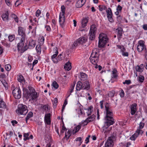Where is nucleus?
<instances>
[{
	"label": "nucleus",
	"mask_w": 147,
	"mask_h": 147,
	"mask_svg": "<svg viewBox=\"0 0 147 147\" xmlns=\"http://www.w3.org/2000/svg\"><path fill=\"white\" fill-rule=\"evenodd\" d=\"M105 107L106 112V115L105 118V127L107 128L114 123L113 119L112 117L113 114L111 109L109 107L108 103L105 104Z\"/></svg>",
	"instance_id": "obj_1"
},
{
	"label": "nucleus",
	"mask_w": 147,
	"mask_h": 147,
	"mask_svg": "<svg viewBox=\"0 0 147 147\" xmlns=\"http://www.w3.org/2000/svg\"><path fill=\"white\" fill-rule=\"evenodd\" d=\"M29 90L27 92L26 95V98L29 99V101L33 100L38 97L37 92L35 91L34 89L31 86H28Z\"/></svg>",
	"instance_id": "obj_2"
},
{
	"label": "nucleus",
	"mask_w": 147,
	"mask_h": 147,
	"mask_svg": "<svg viewBox=\"0 0 147 147\" xmlns=\"http://www.w3.org/2000/svg\"><path fill=\"white\" fill-rule=\"evenodd\" d=\"M99 57V52L93 50L90 58V61L92 64L95 65V67L96 68H98L97 63L98 61Z\"/></svg>",
	"instance_id": "obj_3"
},
{
	"label": "nucleus",
	"mask_w": 147,
	"mask_h": 147,
	"mask_svg": "<svg viewBox=\"0 0 147 147\" xmlns=\"http://www.w3.org/2000/svg\"><path fill=\"white\" fill-rule=\"evenodd\" d=\"M99 39L98 46L100 47H103L109 40L107 35L103 33L100 34Z\"/></svg>",
	"instance_id": "obj_4"
},
{
	"label": "nucleus",
	"mask_w": 147,
	"mask_h": 147,
	"mask_svg": "<svg viewBox=\"0 0 147 147\" xmlns=\"http://www.w3.org/2000/svg\"><path fill=\"white\" fill-rule=\"evenodd\" d=\"M28 111L27 107L23 104H19L18 108L16 110V112L19 115H25Z\"/></svg>",
	"instance_id": "obj_5"
},
{
	"label": "nucleus",
	"mask_w": 147,
	"mask_h": 147,
	"mask_svg": "<svg viewBox=\"0 0 147 147\" xmlns=\"http://www.w3.org/2000/svg\"><path fill=\"white\" fill-rule=\"evenodd\" d=\"M137 50L138 52L141 53V54L143 55H145L147 53L146 48L144 41L140 40L138 41Z\"/></svg>",
	"instance_id": "obj_6"
},
{
	"label": "nucleus",
	"mask_w": 147,
	"mask_h": 147,
	"mask_svg": "<svg viewBox=\"0 0 147 147\" xmlns=\"http://www.w3.org/2000/svg\"><path fill=\"white\" fill-rule=\"evenodd\" d=\"M76 86L83 90H88L90 89V85L88 81H85L82 82L80 81L77 82Z\"/></svg>",
	"instance_id": "obj_7"
},
{
	"label": "nucleus",
	"mask_w": 147,
	"mask_h": 147,
	"mask_svg": "<svg viewBox=\"0 0 147 147\" xmlns=\"http://www.w3.org/2000/svg\"><path fill=\"white\" fill-rule=\"evenodd\" d=\"M25 39H20V42L18 43L17 45V48L19 51H21L22 52H24L28 49L27 45L24 46L25 43Z\"/></svg>",
	"instance_id": "obj_8"
},
{
	"label": "nucleus",
	"mask_w": 147,
	"mask_h": 147,
	"mask_svg": "<svg viewBox=\"0 0 147 147\" xmlns=\"http://www.w3.org/2000/svg\"><path fill=\"white\" fill-rule=\"evenodd\" d=\"M96 30V28L95 25L93 24L90 26L89 32V38L90 40H92L94 39Z\"/></svg>",
	"instance_id": "obj_9"
},
{
	"label": "nucleus",
	"mask_w": 147,
	"mask_h": 147,
	"mask_svg": "<svg viewBox=\"0 0 147 147\" xmlns=\"http://www.w3.org/2000/svg\"><path fill=\"white\" fill-rule=\"evenodd\" d=\"M25 30L24 28L21 26L18 27V35L20 36V39H26Z\"/></svg>",
	"instance_id": "obj_10"
},
{
	"label": "nucleus",
	"mask_w": 147,
	"mask_h": 147,
	"mask_svg": "<svg viewBox=\"0 0 147 147\" xmlns=\"http://www.w3.org/2000/svg\"><path fill=\"white\" fill-rule=\"evenodd\" d=\"M12 94L15 98L20 99L21 96V93L20 89L19 88H16L13 90Z\"/></svg>",
	"instance_id": "obj_11"
},
{
	"label": "nucleus",
	"mask_w": 147,
	"mask_h": 147,
	"mask_svg": "<svg viewBox=\"0 0 147 147\" xmlns=\"http://www.w3.org/2000/svg\"><path fill=\"white\" fill-rule=\"evenodd\" d=\"M59 22L60 25L61 27L63 28L65 24V15H61V14H59Z\"/></svg>",
	"instance_id": "obj_12"
},
{
	"label": "nucleus",
	"mask_w": 147,
	"mask_h": 147,
	"mask_svg": "<svg viewBox=\"0 0 147 147\" xmlns=\"http://www.w3.org/2000/svg\"><path fill=\"white\" fill-rule=\"evenodd\" d=\"M77 86H76V94L78 97H84V91Z\"/></svg>",
	"instance_id": "obj_13"
},
{
	"label": "nucleus",
	"mask_w": 147,
	"mask_h": 147,
	"mask_svg": "<svg viewBox=\"0 0 147 147\" xmlns=\"http://www.w3.org/2000/svg\"><path fill=\"white\" fill-rule=\"evenodd\" d=\"M137 105L136 103H134L130 106L131 114L132 115H134L136 113L137 110Z\"/></svg>",
	"instance_id": "obj_14"
},
{
	"label": "nucleus",
	"mask_w": 147,
	"mask_h": 147,
	"mask_svg": "<svg viewBox=\"0 0 147 147\" xmlns=\"http://www.w3.org/2000/svg\"><path fill=\"white\" fill-rule=\"evenodd\" d=\"M86 0H78L76 3V6L77 8L82 7L85 3Z\"/></svg>",
	"instance_id": "obj_15"
},
{
	"label": "nucleus",
	"mask_w": 147,
	"mask_h": 147,
	"mask_svg": "<svg viewBox=\"0 0 147 147\" xmlns=\"http://www.w3.org/2000/svg\"><path fill=\"white\" fill-rule=\"evenodd\" d=\"M1 17L3 20L4 21H7L9 20V13L8 11H6L5 13H3Z\"/></svg>",
	"instance_id": "obj_16"
},
{
	"label": "nucleus",
	"mask_w": 147,
	"mask_h": 147,
	"mask_svg": "<svg viewBox=\"0 0 147 147\" xmlns=\"http://www.w3.org/2000/svg\"><path fill=\"white\" fill-rule=\"evenodd\" d=\"M144 65L143 64L140 65H137L135 67L136 71L137 72L142 73L144 69Z\"/></svg>",
	"instance_id": "obj_17"
},
{
	"label": "nucleus",
	"mask_w": 147,
	"mask_h": 147,
	"mask_svg": "<svg viewBox=\"0 0 147 147\" xmlns=\"http://www.w3.org/2000/svg\"><path fill=\"white\" fill-rule=\"evenodd\" d=\"M36 44V42L35 40L31 39L29 42L28 47V49H32L35 46Z\"/></svg>",
	"instance_id": "obj_18"
},
{
	"label": "nucleus",
	"mask_w": 147,
	"mask_h": 147,
	"mask_svg": "<svg viewBox=\"0 0 147 147\" xmlns=\"http://www.w3.org/2000/svg\"><path fill=\"white\" fill-rule=\"evenodd\" d=\"M79 77L81 80L85 81L87 79L88 75L84 73L81 72Z\"/></svg>",
	"instance_id": "obj_19"
},
{
	"label": "nucleus",
	"mask_w": 147,
	"mask_h": 147,
	"mask_svg": "<svg viewBox=\"0 0 147 147\" xmlns=\"http://www.w3.org/2000/svg\"><path fill=\"white\" fill-rule=\"evenodd\" d=\"M55 53V54L52 56L51 59L54 63H57L58 62L57 59V56L58 54V52L57 50Z\"/></svg>",
	"instance_id": "obj_20"
},
{
	"label": "nucleus",
	"mask_w": 147,
	"mask_h": 147,
	"mask_svg": "<svg viewBox=\"0 0 147 147\" xmlns=\"http://www.w3.org/2000/svg\"><path fill=\"white\" fill-rule=\"evenodd\" d=\"M88 18H84L82 19V28H84L87 25L88 22Z\"/></svg>",
	"instance_id": "obj_21"
},
{
	"label": "nucleus",
	"mask_w": 147,
	"mask_h": 147,
	"mask_svg": "<svg viewBox=\"0 0 147 147\" xmlns=\"http://www.w3.org/2000/svg\"><path fill=\"white\" fill-rule=\"evenodd\" d=\"M0 108L6 109L7 111L9 110L5 103L1 99H0Z\"/></svg>",
	"instance_id": "obj_22"
},
{
	"label": "nucleus",
	"mask_w": 147,
	"mask_h": 147,
	"mask_svg": "<svg viewBox=\"0 0 147 147\" xmlns=\"http://www.w3.org/2000/svg\"><path fill=\"white\" fill-rule=\"evenodd\" d=\"M87 40V38L86 36L81 37L78 39V41L79 42V44H83L86 42Z\"/></svg>",
	"instance_id": "obj_23"
},
{
	"label": "nucleus",
	"mask_w": 147,
	"mask_h": 147,
	"mask_svg": "<svg viewBox=\"0 0 147 147\" xmlns=\"http://www.w3.org/2000/svg\"><path fill=\"white\" fill-rule=\"evenodd\" d=\"M105 147H113L114 142L113 141H111L109 140H107L105 144Z\"/></svg>",
	"instance_id": "obj_24"
},
{
	"label": "nucleus",
	"mask_w": 147,
	"mask_h": 147,
	"mask_svg": "<svg viewBox=\"0 0 147 147\" xmlns=\"http://www.w3.org/2000/svg\"><path fill=\"white\" fill-rule=\"evenodd\" d=\"M64 67L65 70H70L71 68V63L69 62L67 63L64 65Z\"/></svg>",
	"instance_id": "obj_25"
},
{
	"label": "nucleus",
	"mask_w": 147,
	"mask_h": 147,
	"mask_svg": "<svg viewBox=\"0 0 147 147\" xmlns=\"http://www.w3.org/2000/svg\"><path fill=\"white\" fill-rule=\"evenodd\" d=\"M144 133V131L142 130V129H140V128H138L135 132V133L138 136L139 135L142 136Z\"/></svg>",
	"instance_id": "obj_26"
},
{
	"label": "nucleus",
	"mask_w": 147,
	"mask_h": 147,
	"mask_svg": "<svg viewBox=\"0 0 147 147\" xmlns=\"http://www.w3.org/2000/svg\"><path fill=\"white\" fill-rule=\"evenodd\" d=\"M93 107L92 106H90L88 109H86L87 111L86 113L88 116H89V115H91L93 111Z\"/></svg>",
	"instance_id": "obj_27"
},
{
	"label": "nucleus",
	"mask_w": 147,
	"mask_h": 147,
	"mask_svg": "<svg viewBox=\"0 0 147 147\" xmlns=\"http://www.w3.org/2000/svg\"><path fill=\"white\" fill-rule=\"evenodd\" d=\"M40 45H38L36 46V50L38 54L40 55L41 52V49Z\"/></svg>",
	"instance_id": "obj_28"
},
{
	"label": "nucleus",
	"mask_w": 147,
	"mask_h": 147,
	"mask_svg": "<svg viewBox=\"0 0 147 147\" xmlns=\"http://www.w3.org/2000/svg\"><path fill=\"white\" fill-rule=\"evenodd\" d=\"M117 69L115 68L113 69L112 71V78H116L117 76Z\"/></svg>",
	"instance_id": "obj_29"
},
{
	"label": "nucleus",
	"mask_w": 147,
	"mask_h": 147,
	"mask_svg": "<svg viewBox=\"0 0 147 147\" xmlns=\"http://www.w3.org/2000/svg\"><path fill=\"white\" fill-rule=\"evenodd\" d=\"M71 134V131L70 130H69L68 131L65 132V136L64 138H66L67 140L68 139Z\"/></svg>",
	"instance_id": "obj_30"
},
{
	"label": "nucleus",
	"mask_w": 147,
	"mask_h": 147,
	"mask_svg": "<svg viewBox=\"0 0 147 147\" xmlns=\"http://www.w3.org/2000/svg\"><path fill=\"white\" fill-rule=\"evenodd\" d=\"M95 117V115L93 114L87 118V120H88V122H90L93 121L94 120Z\"/></svg>",
	"instance_id": "obj_31"
},
{
	"label": "nucleus",
	"mask_w": 147,
	"mask_h": 147,
	"mask_svg": "<svg viewBox=\"0 0 147 147\" xmlns=\"http://www.w3.org/2000/svg\"><path fill=\"white\" fill-rule=\"evenodd\" d=\"M74 86H75V84L74 85H71L70 86V88H69L68 91V93H70V94H69V95L68 96H67V98H68V97L70 95L71 93L73 92V90L74 89Z\"/></svg>",
	"instance_id": "obj_32"
},
{
	"label": "nucleus",
	"mask_w": 147,
	"mask_h": 147,
	"mask_svg": "<svg viewBox=\"0 0 147 147\" xmlns=\"http://www.w3.org/2000/svg\"><path fill=\"white\" fill-rule=\"evenodd\" d=\"M33 116V113L32 112H30L27 114L26 118V123L27 122L28 120Z\"/></svg>",
	"instance_id": "obj_33"
},
{
	"label": "nucleus",
	"mask_w": 147,
	"mask_h": 147,
	"mask_svg": "<svg viewBox=\"0 0 147 147\" xmlns=\"http://www.w3.org/2000/svg\"><path fill=\"white\" fill-rule=\"evenodd\" d=\"M44 37L42 36H40L38 40V43H40V45H42L44 43Z\"/></svg>",
	"instance_id": "obj_34"
},
{
	"label": "nucleus",
	"mask_w": 147,
	"mask_h": 147,
	"mask_svg": "<svg viewBox=\"0 0 147 147\" xmlns=\"http://www.w3.org/2000/svg\"><path fill=\"white\" fill-rule=\"evenodd\" d=\"M18 80L19 82H23L25 81L24 78L22 75H19L18 77Z\"/></svg>",
	"instance_id": "obj_35"
},
{
	"label": "nucleus",
	"mask_w": 147,
	"mask_h": 147,
	"mask_svg": "<svg viewBox=\"0 0 147 147\" xmlns=\"http://www.w3.org/2000/svg\"><path fill=\"white\" fill-rule=\"evenodd\" d=\"M121 144H122L123 147H129L131 144V143L130 142H127L124 143H121Z\"/></svg>",
	"instance_id": "obj_36"
},
{
	"label": "nucleus",
	"mask_w": 147,
	"mask_h": 147,
	"mask_svg": "<svg viewBox=\"0 0 147 147\" xmlns=\"http://www.w3.org/2000/svg\"><path fill=\"white\" fill-rule=\"evenodd\" d=\"M107 17L113 16V13L112 12L111 9L110 8H109L106 11Z\"/></svg>",
	"instance_id": "obj_37"
},
{
	"label": "nucleus",
	"mask_w": 147,
	"mask_h": 147,
	"mask_svg": "<svg viewBox=\"0 0 147 147\" xmlns=\"http://www.w3.org/2000/svg\"><path fill=\"white\" fill-rule=\"evenodd\" d=\"M117 35L119 36H121L122 34V28H118L117 29Z\"/></svg>",
	"instance_id": "obj_38"
},
{
	"label": "nucleus",
	"mask_w": 147,
	"mask_h": 147,
	"mask_svg": "<svg viewBox=\"0 0 147 147\" xmlns=\"http://www.w3.org/2000/svg\"><path fill=\"white\" fill-rule=\"evenodd\" d=\"M65 7L64 5H62L61 6V12L59 14L61 15H65Z\"/></svg>",
	"instance_id": "obj_39"
},
{
	"label": "nucleus",
	"mask_w": 147,
	"mask_h": 147,
	"mask_svg": "<svg viewBox=\"0 0 147 147\" xmlns=\"http://www.w3.org/2000/svg\"><path fill=\"white\" fill-rule=\"evenodd\" d=\"M98 9L101 11L104 10H106L107 9V7L105 5H99L98 7Z\"/></svg>",
	"instance_id": "obj_40"
},
{
	"label": "nucleus",
	"mask_w": 147,
	"mask_h": 147,
	"mask_svg": "<svg viewBox=\"0 0 147 147\" xmlns=\"http://www.w3.org/2000/svg\"><path fill=\"white\" fill-rule=\"evenodd\" d=\"M9 40L10 42H12L15 39V36L14 34L10 35L8 36Z\"/></svg>",
	"instance_id": "obj_41"
},
{
	"label": "nucleus",
	"mask_w": 147,
	"mask_h": 147,
	"mask_svg": "<svg viewBox=\"0 0 147 147\" xmlns=\"http://www.w3.org/2000/svg\"><path fill=\"white\" fill-rule=\"evenodd\" d=\"M144 80V77L142 75H140L138 77V81L141 83L143 82Z\"/></svg>",
	"instance_id": "obj_42"
},
{
	"label": "nucleus",
	"mask_w": 147,
	"mask_h": 147,
	"mask_svg": "<svg viewBox=\"0 0 147 147\" xmlns=\"http://www.w3.org/2000/svg\"><path fill=\"white\" fill-rule=\"evenodd\" d=\"M80 44H79V41H78V39L76 41L74 42V43H73V45H72V48L73 49H74V48L76 47L78 45Z\"/></svg>",
	"instance_id": "obj_43"
},
{
	"label": "nucleus",
	"mask_w": 147,
	"mask_h": 147,
	"mask_svg": "<svg viewBox=\"0 0 147 147\" xmlns=\"http://www.w3.org/2000/svg\"><path fill=\"white\" fill-rule=\"evenodd\" d=\"M138 136L135 133L130 137V139L131 140H135Z\"/></svg>",
	"instance_id": "obj_44"
},
{
	"label": "nucleus",
	"mask_w": 147,
	"mask_h": 147,
	"mask_svg": "<svg viewBox=\"0 0 147 147\" xmlns=\"http://www.w3.org/2000/svg\"><path fill=\"white\" fill-rule=\"evenodd\" d=\"M1 82L3 85L5 87V88H7L8 87V85L7 83L5 81V80L3 79L1 80Z\"/></svg>",
	"instance_id": "obj_45"
},
{
	"label": "nucleus",
	"mask_w": 147,
	"mask_h": 147,
	"mask_svg": "<svg viewBox=\"0 0 147 147\" xmlns=\"http://www.w3.org/2000/svg\"><path fill=\"white\" fill-rule=\"evenodd\" d=\"M29 135V134L28 133H24V134L23 136L24 137V141H26L27 140L29 139V138L28 137Z\"/></svg>",
	"instance_id": "obj_46"
},
{
	"label": "nucleus",
	"mask_w": 147,
	"mask_h": 147,
	"mask_svg": "<svg viewBox=\"0 0 147 147\" xmlns=\"http://www.w3.org/2000/svg\"><path fill=\"white\" fill-rule=\"evenodd\" d=\"M115 138V135L114 134H113L111 136L109 137L108 140H109L113 142V140Z\"/></svg>",
	"instance_id": "obj_47"
},
{
	"label": "nucleus",
	"mask_w": 147,
	"mask_h": 147,
	"mask_svg": "<svg viewBox=\"0 0 147 147\" xmlns=\"http://www.w3.org/2000/svg\"><path fill=\"white\" fill-rule=\"evenodd\" d=\"M41 107L45 111H47L49 110L48 107L47 105H42L41 106Z\"/></svg>",
	"instance_id": "obj_48"
},
{
	"label": "nucleus",
	"mask_w": 147,
	"mask_h": 147,
	"mask_svg": "<svg viewBox=\"0 0 147 147\" xmlns=\"http://www.w3.org/2000/svg\"><path fill=\"white\" fill-rule=\"evenodd\" d=\"M115 94V92L113 91L109 92L108 93V95L109 97H113Z\"/></svg>",
	"instance_id": "obj_49"
},
{
	"label": "nucleus",
	"mask_w": 147,
	"mask_h": 147,
	"mask_svg": "<svg viewBox=\"0 0 147 147\" xmlns=\"http://www.w3.org/2000/svg\"><path fill=\"white\" fill-rule=\"evenodd\" d=\"M53 86L55 89H57L59 87V85L56 81H54L53 83Z\"/></svg>",
	"instance_id": "obj_50"
},
{
	"label": "nucleus",
	"mask_w": 147,
	"mask_h": 147,
	"mask_svg": "<svg viewBox=\"0 0 147 147\" xmlns=\"http://www.w3.org/2000/svg\"><path fill=\"white\" fill-rule=\"evenodd\" d=\"M45 28L47 31L50 32L51 31V28L49 25H46L45 26Z\"/></svg>",
	"instance_id": "obj_51"
},
{
	"label": "nucleus",
	"mask_w": 147,
	"mask_h": 147,
	"mask_svg": "<svg viewBox=\"0 0 147 147\" xmlns=\"http://www.w3.org/2000/svg\"><path fill=\"white\" fill-rule=\"evenodd\" d=\"M144 126V123L143 122H141L139 124V126L138 127V128H140V129H143Z\"/></svg>",
	"instance_id": "obj_52"
},
{
	"label": "nucleus",
	"mask_w": 147,
	"mask_h": 147,
	"mask_svg": "<svg viewBox=\"0 0 147 147\" xmlns=\"http://www.w3.org/2000/svg\"><path fill=\"white\" fill-rule=\"evenodd\" d=\"M5 67L6 70L7 71H9L11 69V65L9 64L6 65Z\"/></svg>",
	"instance_id": "obj_53"
},
{
	"label": "nucleus",
	"mask_w": 147,
	"mask_h": 147,
	"mask_svg": "<svg viewBox=\"0 0 147 147\" xmlns=\"http://www.w3.org/2000/svg\"><path fill=\"white\" fill-rule=\"evenodd\" d=\"M119 95L121 97L123 98L124 97L125 95V93L123 89H121V90Z\"/></svg>",
	"instance_id": "obj_54"
},
{
	"label": "nucleus",
	"mask_w": 147,
	"mask_h": 147,
	"mask_svg": "<svg viewBox=\"0 0 147 147\" xmlns=\"http://www.w3.org/2000/svg\"><path fill=\"white\" fill-rule=\"evenodd\" d=\"M45 123L48 125H50L51 124L50 119H45Z\"/></svg>",
	"instance_id": "obj_55"
},
{
	"label": "nucleus",
	"mask_w": 147,
	"mask_h": 147,
	"mask_svg": "<svg viewBox=\"0 0 147 147\" xmlns=\"http://www.w3.org/2000/svg\"><path fill=\"white\" fill-rule=\"evenodd\" d=\"M51 114L49 113L46 114L45 116V119H50Z\"/></svg>",
	"instance_id": "obj_56"
},
{
	"label": "nucleus",
	"mask_w": 147,
	"mask_h": 147,
	"mask_svg": "<svg viewBox=\"0 0 147 147\" xmlns=\"http://www.w3.org/2000/svg\"><path fill=\"white\" fill-rule=\"evenodd\" d=\"M41 13V11L39 9L37 10L36 12V16L37 17H38Z\"/></svg>",
	"instance_id": "obj_57"
},
{
	"label": "nucleus",
	"mask_w": 147,
	"mask_h": 147,
	"mask_svg": "<svg viewBox=\"0 0 147 147\" xmlns=\"http://www.w3.org/2000/svg\"><path fill=\"white\" fill-rule=\"evenodd\" d=\"M131 83V81L130 80H126L124 82H123L124 84H126L129 85Z\"/></svg>",
	"instance_id": "obj_58"
},
{
	"label": "nucleus",
	"mask_w": 147,
	"mask_h": 147,
	"mask_svg": "<svg viewBox=\"0 0 147 147\" xmlns=\"http://www.w3.org/2000/svg\"><path fill=\"white\" fill-rule=\"evenodd\" d=\"M6 4L9 6H10L11 5V3L10 0H5Z\"/></svg>",
	"instance_id": "obj_59"
},
{
	"label": "nucleus",
	"mask_w": 147,
	"mask_h": 147,
	"mask_svg": "<svg viewBox=\"0 0 147 147\" xmlns=\"http://www.w3.org/2000/svg\"><path fill=\"white\" fill-rule=\"evenodd\" d=\"M66 130V128L65 127L64 124H63V125L62 126V129L61 131V133H63L64 132V131Z\"/></svg>",
	"instance_id": "obj_60"
},
{
	"label": "nucleus",
	"mask_w": 147,
	"mask_h": 147,
	"mask_svg": "<svg viewBox=\"0 0 147 147\" xmlns=\"http://www.w3.org/2000/svg\"><path fill=\"white\" fill-rule=\"evenodd\" d=\"M107 17L110 22H114V20L112 18V16H109Z\"/></svg>",
	"instance_id": "obj_61"
},
{
	"label": "nucleus",
	"mask_w": 147,
	"mask_h": 147,
	"mask_svg": "<svg viewBox=\"0 0 147 147\" xmlns=\"http://www.w3.org/2000/svg\"><path fill=\"white\" fill-rule=\"evenodd\" d=\"M122 9V7L120 5H119L117 6V7L116 9V10L117 11H121Z\"/></svg>",
	"instance_id": "obj_62"
},
{
	"label": "nucleus",
	"mask_w": 147,
	"mask_h": 147,
	"mask_svg": "<svg viewBox=\"0 0 147 147\" xmlns=\"http://www.w3.org/2000/svg\"><path fill=\"white\" fill-rule=\"evenodd\" d=\"M90 135H88V137H87L86 139L85 140V143L86 144H87L88 143H89V139L90 137Z\"/></svg>",
	"instance_id": "obj_63"
},
{
	"label": "nucleus",
	"mask_w": 147,
	"mask_h": 147,
	"mask_svg": "<svg viewBox=\"0 0 147 147\" xmlns=\"http://www.w3.org/2000/svg\"><path fill=\"white\" fill-rule=\"evenodd\" d=\"M81 128V126L80 125H78L74 129H75L76 131H78Z\"/></svg>",
	"instance_id": "obj_64"
}]
</instances>
